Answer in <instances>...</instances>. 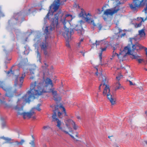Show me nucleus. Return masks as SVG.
<instances>
[{
	"instance_id": "nucleus-1",
	"label": "nucleus",
	"mask_w": 147,
	"mask_h": 147,
	"mask_svg": "<svg viewBox=\"0 0 147 147\" xmlns=\"http://www.w3.org/2000/svg\"><path fill=\"white\" fill-rule=\"evenodd\" d=\"M72 19V16L69 14H66L63 16V13L61 9H59L58 12L55 14L54 18L52 21V23L50 26H47L45 30V34L46 38L49 37L51 31L55 29V27H57L58 24V20L62 22L64 25L65 31L63 33V35L65 38L69 39L70 38L71 35L74 33L75 31H77L78 35L80 36L82 35L84 33L82 24L84 22L82 20L80 21L79 25H76L72 29L70 30L66 27L65 24L67 23H69Z\"/></svg>"
},
{
	"instance_id": "nucleus-2",
	"label": "nucleus",
	"mask_w": 147,
	"mask_h": 147,
	"mask_svg": "<svg viewBox=\"0 0 147 147\" xmlns=\"http://www.w3.org/2000/svg\"><path fill=\"white\" fill-rule=\"evenodd\" d=\"M53 85L50 79L47 78L42 82H38L36 81L32 82L30 85V89L22 97L23 101L29 103L31 98L34 99L42 95L43 93L51 92L53 95L54 100L59 102L61 99L57 93V92L52 88Z\"/></svg>"
},
{
	"instance_id": "nucleus-3",
	"label": "nucleus",
	"mask_w": 147,
	"mask_h": 147,
	"mask_svg": "<svg viewBox=\"0 0 147 147\" xmlns=\"http://www.w3.org/2000/svg\"><path fill=\"white\" fill-rule=\"evenodd\" d=\"M129 39L131 44L125 47L123 51L126 54L131 55V57L132 59H136L138 61L139 63H141L143 61V59H139L140 56L137 55V53L139 49H144V47L139 44L133 45L132 41L133 40H136L135 38H130Z\"/></svg>"
},
{
	"instance_id": "nucleus-4",
	"label": "nucleus",
	"mask_w": 147,
	"mask_h": 147,
	"mask_svg": "<svg viewBox=\"0 0 147 147\" xmlns=\"http://www.w3.org/2000/svg\"><path fill=\"white\" fill-rule=\"evenodd\" d=\"M21 100L20 99H18L17 102V105L14 107V109L15 110L17 111L18 114V115H22L24 119L28 118L29 119L35 113L33 111V109H36L38 111H40L41 110V109L39 107H36L32 109L29 112H23V108L22 107H20L19 106H20L21 104L19 105L20 101Z\"/></svg>"
},
{
	"instance_id": "nucleus-5",
	"label": "nucleus",
	"mask_w": 147,
	"mask_h": 147,
	"mask_svg": "<svg viewBox=\"0 0 147 147\" xmlns=\"http://www.w3.org/2000/svg\"><path fill=\"white\" fill-rule=\"evenodd\" d=\"M103 76L102 74H100L99 77V80H101L102 79L103 80V86H105L103 92V95L104 96L107 95V99L110 101L111 105H114L115 104V100L113 98L112 95L110 93V90L109 86L106 85L105 82L106 78H105L104 80V78H103Z\"/></svg>"
},
{
	"instance_id": "nucleus-6",
	"label": "nucleus",
	"mask_w": 147,
	"mask_h": 147,
	"mask_svg": "<svg viewBox=\"0 0 147 147\" xmlns=\"http://www.w3.org/2000/svg\"><path fill=\"white\" fill-rule=\"evenodd\" d=\"M66 1V0H55L53 4L50 7V9L52 8L54 9L53 11L51 9L49 11L45 17L44 18L45 20L46 19H49V16L50 15L53 16L54 12L56 11L59 8L60 4L63 5L64 3Z\"/></svg>"
},
{
	"instance_id": "nucleus-7",
	"label": "nucleus",
	"mask_w": 147,
	"mask_h": 147,
	"mask_svg": "<svg viewBox=\"0 0 147 147\" xmlns=\"http://www.w3.org/2000/svg\"><path fill=\"white\" fill-rule=\"evenodd\" d=\"M146 5V6L144 10L145 13H146L147 10V0H133L132 3L129 5L131 9L136 10L137 8L144 6Z\"/></svg>"
},
{
	"instance_id": "nucleus-8",
	"label": "nucleus",
	"mask_w": 147,
	"mask_h": 147,
	"mask_svg": "<svg viewBox=\"0 0 147 147\" xmlns=\"http://www.w3.org/2000/svg\"><path fill=\"white\" fill-rule=\"evenodd\" d=\"M12 74H15L14 76V86H19V88H21L24 82V78L25 76V73L23 74L20 77L19 76L20 73L18 70H15L13 73H12Z\"/></svg>"
},
{
	"instance_id": "nucleus-9",
	"label": "nucleus",
	"mask_w": 147,
	"mask_h": 147,
	"mask_svg": "<svg viewBox=\"0 0 147 147\" xmlns=\"http://www.w3.org/2000/svg\"><path fill=\"white\" fill-rule=\"evenodd\" d=\"M57 109L55 108V110L53 111L54 113L52 116V118L53 119V121H56L57 123V126L61 129L62 131L64 132L66 134H68L73 138H74V137L71 134H70L68 131H66V129L65 127H61V122L57 118Z\"/></svg>"
},
{
	"instance_id": "nucleus-10",
	"label": "nucleus",
	"mask_w": 147,
	"mask_h": 147,
	"mask_svg": "<svg viewBox=\"0 0 147 147\" xmlns=\"http://www.w3.org/2000/svg\"><path fill=\"white\" fill-rule=\"evenodd\" d=\"M81 11L79 14V16L80 17L84 18L86 22L92 24L94 26H96L94 20L90 18L91 16V14L89 13H86L84 10L82 8H81Z\"/></svg>"
},
{
	"instance_id": "nucleus-11",
	"label": "nucleus",
	"mask_w": 147,
	"mask_h": 147,
	"mask_svg": "<svg viewBox=\"0 0 147 147\" xmlns=\"http://www.w3.org/2000/svg\"><path fill=\"white\" fill-rule=\"evenodd\" d=\"M23 20L22 12L20 11L18 13H14L13 17L9 20V22L16 24L20 22H22Z\"/></svg>"
},
{
	"instance_id": "nucleus-12",
	"label": "nucleus",
	"mask_w": 147,
	"mask_h": 147,
	"mask_svg": "<svg viewBox=\"0 0 147 147\" xmlns=\"http://www.w3.org/2000/svg\"><path fill=\"white\" fill-rule=\"evenodd\" d=\"M124 2H121L119 1L117 4V5L113 8L111 9H107L104 12V14L105 15L108 16L109 15H112L114 14L117 13L120 9V7L119 5L122 4Z\"/></svg>"
},
{
	"instance_id": "nucleus-13",
	"label": "nucleus",
	"mask_w": 147,
	"mask_h": 147,
	"mask_svg": "<svg viewBox=\"0 0 147 147\" xmlns=\"http://www.w3.org/2000/svg\"><path fill=\"white\" fill-rule=\"evenodd\" d=\"M45 31H44V35H45V42H42L41 45H40L41 48L42 50L44 51V54L46 56H49V53L47 52V50L48 48V43L46 42V40L48 38H50V35L51 33L50 34V36L49 37H47V38H46L45 35Z\"/></svg>"
},
{
	"instance_id": "nucleus-14",
	"label": "nucleus",
	"mask_w": 147,
	"mask_h": 147,
	"mask_svg": "<svg viewBox=\"0 0 147 147\" xmlns=\"http://www.w3.org/2000/svg\"><path fill=\"white\" fill-rule=\"evenodd\" d=\"M2 88L6 92L5 94L6 96L10 98V99L9 100V102H10V104H11V99L14 95H16V90L13 91L10 89L4 88L3 87H2Z\"/></svg>"
},
{
	"instance_id": "nucleus-15",
	"label": "nucleus",
	"mask_w": 147,
	"mask_h": 147,
	"mask_svg": "<svg viewBox=\"0 0 147 147\" xmlns=\"http://www.w3.org/2000/svg\"><path fill=\"white\" fill-rule=\"evenodd\" d=\"M65 125L70 130V129L71 131H72L71 130L72 129V128H70L69 127L70 125H72L74 129V130H76L78 127V126H76L75 123L71 119H67L65 120Z\"/></svg>"
},
{
	"instance_id": "nucleus-16",
	"label": "nucleus",
	"mask_w": 147,
	"mask_h": 147,
	"mask_svg": "<svg viewBox=\"0 0 147 147\" xmlns=\"http://www.w3.org/2000/svg\"><path fill=\"white\" fill-rule=\"evenodd\" d=\"M107 49L106 47H104V48L101 49V52L100 53H99V57L100 60V63L99 64L101 65H104L103 63H102V52L103 51H106Z\"/></svg>"
},
{
	"instance_id": "nucleus-17",
	"label": "nucleus",
	"mask_w": 147,
	"mask_h": 147,
	"mask_svg": "<svg viewBox=\"0 0 147 147\" xmlns=\"http://www.w3.org/2000/svg\"><path fill=\"white\" fill-rule=\"evenodd\" d=\"M24 142L25 141L24 140L22 139L20 142L18 141H16L14 142V145L15 146L22 145Z\"/></svg>"
},
{
	"instance_id": "nucleus-18",
	"label": "nucleus",
	"mask_w": 147,
	"mask_h": 147,
	"mask_svg": "<svg viewBox=\"0 0 147 147\" xmlns=\"http://www.w3.org/2000/svg\"><path fill=\"white\" fill-rule=\"evenodd\" d=\"M139 35L141 37L144 36H145L146 34L144 30L142 29L138 31Z\"/></svg>"
},
{
	"instance_id": "nucleus-19",
	"label": "nucleus",
	"mask_w": 147,
	"mask_h": 147,
	"mask_svg": "<svg viewBox=\"0 0 147 147\" xmlns=\"http://www.w3.org/2000/svg\"><path fill=\"white\" fill-rule=\"evenodd\" d=\"M28 61L27 58L22 59L21 60L20 64L21 65H24L28 63Z\"/></svg>"
},
{
	"instance_id": "nucleus-20",
	"label": "nucleus",
	"mask_w": 147,
	"mask_h": 147,
	"mask_svg": "<svg viewBox=\"0 0 147 147\" xmlns=\"http://www.w3.org/2000/svg\"><path fill=\"white\" fill-rule=\"evenodd\" d=\"M118 32H117V34H119L118 35L119 36H120L121 37H122L125 35V32H123L121 34H120V33L123 30L120 29L119 28H118Z\"/></svg>"
},
{
	"instance_id": "nucleus-21",
	"label": "nucleus",
	"mask_w": 147,
	"mask_h": 147,
	"mask_svg": "<svg viewBox=\"0 0 147 147\" xmlns=\"http://www.w3.org/2000/svg\"><path fill=\"white\" fill-rule=\"evenodd\" d=\"M2 139L5 140L6 141V142L7 143H10V142L11 140L10 138L5 137H3Z\"/></svg>"
},
{
	"instance_id": "nucleus-22",
	"label": "nucleus",
	"mask_w": 147,
	"mask_h": 147,
	"mask_svg": "<svg viewBox=\"0 0 147 147\" xmlns=\"http://www.w3.org/2000/svg\"><path fill=\"white\" fill-rule=\"evenodd\" d=\"M117 86L115 88V90H117L119 89L120 88L121 85L119 82H117L116 83Z\"/></svg>"
},
{
	"instance_id": "nucleus-23",
	"label": "nucleus",
	"mask_w": 147,
	"mask_h": 147,
	"mask_svg": "<svg viewBox=\"0 0 147 147\" xmlns=\"http://www.w3.org/2000/svg\"><path fill=\"white\" fill-rule=\"evenodd\" d=\"M32 137L33 139V140L30 143V144L32 146V147H33L34 146H35L34 142V139L33 136H32Z\"/></svg>"
},
{
	"instance_id": "nucleus-24",
	"label": "nucleus",
	"mask_w": 147,
	"mask_h": 147,
	"mask_svg": "<svg viewBox=\"0 0 147 147\" xmlns=\"http://www.w3.org/2000/svg\"><path fill=\"white\" fill-rule=\"evenodd\" d=\"M73 7L75 8L80 9V7L78 4L77 3H75L73 5Z\"/></svg>"
},
{
	"instance_id": "nucleus-25",
	"label": "nucleus",
	"mask_w": 147,
	"mask_h": 147,
	"mask_svg": "<svg viewBox=\"0 0 147 147\" xmlns=\"http://www.w3.org/2000/svg\"><path fill=\"white\" fill-rule=\"evenodd\" d=\"M101 41L96 40L95 43L93 44V45H96V47L97 45H99L100 43L101 42Z\"/></svg>"
},
{
	"instance_id": "nucleus-26",
	"label": "nucleus",
	"mask_w": 147,
	"mask_h": 147,
	"mask_svg": "<svg viewBox=\"0 0 147 147\" xmlns=\"http://www.w3.org/2000/svg\"><path fill=\"white\" fill-rule=\"evenodd\" d=\"M37 58L40 60H41V56L40 54L39 53L38 51H37Z\"/></svg>"
},
{
	"instance_id": "nucleus-27",
	"label": "nucleus",
	"mask_w": 147,
	"mask_h": 147,
	"mask_svg": "<svg viewBox=\"0 0 147 147\" xmlns=\"http://www.w3.org/2000/svg\"><path fill=\"white\" fill-rule=\"evenodd\" d=\"M123 76L122 75H120L119 76H118L116 77V79L118 81H119L120 80L121 78Z\"/></svg>"
},
{
	"instance_id": "nucleus-28",
	"label": "nucleus",
	"mask_w": 147,
	"mask_h": 147,
	"mask_svg": "<svg viewBox=\"0 0 147 147\" xmlns=\"http://www.w3.org/2000/svg\"><path fill=\"white\" fill-rule=\"evenodd\" d=\"M97 27L99 30H100L101 29V28H102V26L101 24H98Z\"/></svg>"
},
{
	"instance_id": "nucleus-29",
	"label": "nucleus",
	"mask_w": 147,
	"mask_h": 147,
	"mask_svg": "<svg viewBox=\"0 0 147 147\" xmlns=\"http://www.w3.org/2000/svg\"><path fill=\"white\" fill-rule=\"evenodd\" d=\"M50 128V127L49 126H45L43 127V129L45 130H46Z\"/></svg>"
},
{
	"instance_id": "nucleus-30",
	"label": "nucleus",
	"mask_w": 147,
	"mask_h": 147,
	"mask_svg": "<svg viewBox=\"0 0 147 147\" xmlns=\"http://www.w3.org/2000/svg\"><path fill=\"white\" fill-rule=\"evenodd\" d=\"M61 107L63 108V112L65 113V116L67 115V114H66V111H65V108L64 107H63V106H62V107Z\"/></svg>"
},
{
	"instance_id": "nucleus-31",
	"label": "nucleus",
	"mask_w": 147,
	"mask_h": 147,
	"mask_svg": "<svg viewBox=\"0 0 147 147\" xmlns=\"http://www.w3.org/2000/svg\"><path fill=\"white\" fill-rule=\"evenodd\" d=\"M6 72L7 75H9L10 73H12V71L11 70V69L8 71H6Z\"/></svg>"
},
{
	"instance_id": "nucleus-32",
	"label": "nucleus",
	"mask_w": 147,
	"mask_h": 147,
	"mask_svg": "<svg viewBox=\"0 0 147 147\" xmlns=\"http://www.w3.org/2000/svg\"><path fill=\"white\" fill-rule=\"evenodd\" d=\"M108 138L111 139V140L112 141V140H113V139H114V137H113V136H108Z\"/></svg>"
},
{
	"instance_id": "nucleus-33",
	"label": "nucleus",
	"mask_w": 147,
	"mask_h": 147,
	"mask_svg": "<svg viewBox=\"0 0 147 147\" xmlns=\"http://www.w3.org/2000/svg\"><path fill=\"white\" fill-rule=\"evenodd\" d=\"M83 39H82V38L80 40V42H79L78 43V47H79L80 46V45L81 44V42L83 41Z\"/></svg>"
},
{
	"instance_id": "nucleus-34",
	"label": "nucleus",
	"mask_w": 147,
	"mask_h": 147,
	"mask_svg": "<svg viewBox=\"0 0 147 147\" xmlns=\"http://www.w3.org/2000/svg\"><path fill=\"white\" fill-rule=\"evenodd\" d=\"M129 84L130 85H135V84H133L132 82L130 80H129Z\"/></svg>"
},
{
	"instance_id": "nucleus-35",
	"label": "nucleus",
	"mask_w": 147,
	"mask_h": 147,
	"mask_svg": "<svg viewBox=\"0 0 147 147\" xmlns=\"http://www.w3.org/2000/svg\"><path fill=\"white\" fill-rule=\"evenodd\" d=\"M115 55H117L118 58H119V55L117 53H115L114 55L113 54V56H115Z\"/></svg>"
},
{
	"instance_id": "nucleus-36",
	"label": "nucleus",
	"mask_w": 147,
	"mask_h": 147,
	"mask_svg": "<svg viewBox=\"0 0 147 147\" xmlns=\"http://www.w3.org/2000/svg\"><path fill=\"white\" fill-rule=\"evenodd\" d=\"M61 115V113L59 112H58V116L59 117H60V116Z\"/></svg>"
},
{
	"instance_id": "nucleus-37",
	"label": "nucleus",
	"mask_w": 147,
	"mask_h": 147,
	"mask_svg": "<svg viewBox=\"0 0 147 147\" xmlns=\"http://www.w3.org/2000/svg\"><path fill=\"white\" fill-rule=\"evenodd\" d=\"M102 85V84H101L100 85V86L99 87V88H98V89L99 90V91H98V92H100V87Z\"/></svg>"
},
{
	"instance_id": "nucleus-38",
	"label": "nucleus",
	"mask_w": 147,
	"mask_h": 147,
	"mask_svg": "<svg viewBox=\"0 0 147 147\" xmlns=\"http://www.w3.org/2000/svg\"><path fill=\"white\" fill-rule=\"evenodd\" d=\"M97 71L95 73V74L96 76H98V72L97 68H96Z\"/></svg>"
},
{
	"instance_id": "nucleus-39",
	"label": "nucleus",
	"mask_w": 147,
	"mask_h": 147,
	"mask_svg": "<svg viewBox=\"0 0 147 147\" xmlns=\"http://www.w3.org/2000/svg\"><path fill=\"white\" fill-rule=\"evenodd\" d=\"M45 65V67L46 68H47L48 66V65L46 63H44Z\"/></svg>"
},
{
	"instance_id": "nucleus-40",
	"label": "nucleus",
	"mask_w": 147,
	"mask_h": 147,
	"mask_svg": "<svg viewBox=\"0 0 147 147\" xmlns=\"http://www.w3.org/2000/svg\"><path fill=\"white\" fill-rule=\"evenodd\" d=\"M66 45L68 47H70L69 45L68 42H67V43H66Z\"/></svg>"
},
{
	"instance_id": "nucleus-41",
	"label": "nucleus",
	"mask_w": 147,
	"mask_h": 147,
	"mask_svg": "<svg viewBox=\"0 0 147 147\" xmlns=\"http://www.w3.org/2000/svg\"><path fill=\"white\" fill-rule=\"evenodd\" d=\"M30 73L31 74H34V73L32 71V70H30Z\"/></svg>"
},
{
	"instance_id": "nucleus-42",
	"label": "nucleus",
	"mask_w": 147,
	"mask_h": 147,
	"mask_svg": "<svg viewBox=\"0 0 147 147\" xmlns=\"http://www.w3.org/2000/svg\"><path fill=\"white\" fill-rule=\"evenodd\" d=\"M41 105V104H38L37 105V107H39Z\"/></svg>"
},
{
	"instance_id": "nucleus-43",
	"label": "nucleus",
	"mask_w": 147,
	"mask_h": 147,
	"mask_svg": "<svg viewBox=\"0 0 147 147\" xmlns=\"http://www.w3.org/2000/svg\"><path fill=\"white\" fill-rule=\"evenodd\" d=\"M141 25V23L138 24V27H140Z\"/></svg>"
},
{
	"instance_id": "nucleus-44",
	"label": "nucleus",
	"mask_w": 147,
	"mask_h": 147,
	"mask_svg": "<svg viewBox=\"0 0 147 147\" xmlns=\"http://www.w3.org/2000/svg\"><path fill=\"white\" fill-rule=\"evenodd\" d=\"M142 21L144 22L145 20H146V18L144 20L143 18H142Z\"/></svg>"
},
{
	"instance_id": "nucleus-45",
	"label": "nucleus",
	"mask_w": 147,
	"mask_h": 147,
	"mask_svg": "<svg viewBox=\"0 0 147 147\" xmlns=\"http://www.w3.org/2000/svg\"><path fill=\"white\" fill-rule=\"evenodd\" d=\"M77 118L78 119H81V118L80 116H77Z\"/></svg>"
},
{
	"instance_id": "nucleus-46",
	"label": "nucleus",
	"mask_w": 147,
	"mask_h": 147,
	"mask_svg": "<svg viewBox=\"0 0 147 147\" xmlns=\"http://www.w3.org/2000/svg\"><path fill=\"white\" fill-rule=\"evenodd\" d=\"M81 52V53H82L83 54V56H84V53H83V52Z\"/></svg>"
},
{
	"instance_id": "nucleus-47",
	"label": "nucleus",
	"mask_w": 147,
	"mask_h": 147,
	"mask_svg": "<svg viewBox=\"0 0 147 147\" xmlns=\"http://www.w3.org/2000/svg\"><path fill=\"white\" fill-rule=\"evenodd\" d=\"M28 11H29V13H30V9H28Z\"/></svg>"
},
{
	"instance_id": "nucleus-48",
	"label": "nucleus",
	"mask_w": 147,
	"mask_h": 147,
	"mask_svg": "<svg viewBox=\"0 0 147 147\" xmlns=\"http://www.w3.org/2000/svg\"><path fill=\"white\" fill-rule=\"evenodd\" d=\"M33 117V119H35L36 118V117L35 116H33V117Z\"/></svg>"
},
{
	"instance_id": "nucleus-49",
	"label": "nucleus",
	"mask_w": 147,
	"mask_h": 147,
	"mask_svg": "<svg viewBox=\"0 0 147 147\" xmlns=\"http://www.w3.org/2000/svg\"><path fill=\"white\" fill-rule=\"evenodd\" d=\"M25 52H26V51H24V54H26V53H25Z\"/></svg>"
},
{
	"instance_id": "nucleus-50",
	"label": "nucleus",
	"mask_w": 147,
	"mask_h": 147,
	"mask_svg": "<svg viewBox=\"0 0 147 147\" xmlns=\"http://www.w3.org/2000/svg\"><path fill=\"white\" fill-rule=\"evenodd\" d=\"M98 11H100V9H98Z\"/></svg>"
},
{
	"instance_id": "nucleus-51",
	"label": "nucleus",
	"mask_w": 147,
	"mask_h": 147,
	"mask_svg": "<svg viewBox=\"0 0 147 147\" xmlns=\"http://www.w3.org/2000/svg\"><path fill=\"white\" fill-rule=\"evenodd\" d=\"M144 69L146 71H147V69L146 68H144Z\"/></svg>"
},
{
	"instance_id": "nucleus-52",
	"label": "nucleus",
	"mask_w": 147,
	"mask_h": 147,
	"mask_svg": "<svg viewBox=\"0 0 147 147\" xmlns=\"http://www.w3.org/2000/svg\"><path fill=\"white\" fill-rule=\"evenodd\" d=\"M31 79H33V77H31L30 78Z\"/></svg>"
},
{
	"instance_id": "nucleus-53",
	"label": "nucleus",
	"mask_w": 147,
	"mask_h": 147,
	"mask_svg": "<svg viewBox=\"0 0 147 147\" xmlns=\"http://www.w3.org/2000/svg\"><path fill=\"white\" fill-rule=\"evenodd\" d=\"M36 147L35 146H33V147Z\"/></svg>"
},
{
	"instance_id": "nucleus-54",
	"label": "nucleus",
	"mask_w": 147,
	"mask_h": 147,
	"mask_svg": "<svg viewBox=\"0 0 147 147\" xmlns=\"http://www.w3.org/2000/svg\"><path fill=\"white\" fill-rule=\"evenodd\" d=\"M76 136H77V137H78V136H77V135H76Z\"/></svg>"
}]
</instances>
